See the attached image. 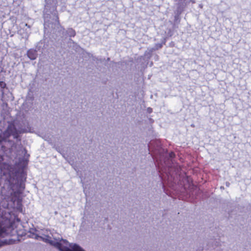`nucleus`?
<instances>
[{
	"instance_id": "obj_1",
	"label": "nucleus",
	"mask_w": 251,
	"mask_h": 251,
	"mask_svg": "<svg viewBox=\"0 0 251 251\" xmlns=\"http://www.w3.org/2000/svg\"><path fill=\"white\" fill-rule=\"evenodd\" d=\"M25 185H0V238L8 234L7 229L13 226V221L9 211L6 210L16 206L22 210V194ZM6 244V241L0 240V247Z\"/></svg>"
},
{
	"instance_id": "obj_2",
	"label": "nucleus",
	"mask_w": 251,
	"mask_h": 251,
	"mask_svg": "<svg viewBox=\"0 0 251 251\" xmlns=\"http://www.w3.org/2000/svg\"><path fill=\"white\" fill-rule=\"evenodd\" d=\"M46 4L44 11V28L51 29L54 31L55 27L59 28L60 25L56 11L57 0H45Z\"/></svg>"
},
{
	"instance_id": "obj_3",
	"label": "nucleus",
	"mask_w": 251,
	"mask_h": 251,
	"mask_svg": "<svg viewBox=\"0 0 251 251\" xmlns=\"http://www.w3.org/2000/svg\"><path fill=\"white\" fill-rule=\"evenodd\" d=\"M26 132L25 128L17 126L15 122H9L1 137L4 141L8 142L11 149L14 150L17 148V145L21 142V134Z\"/></svg>"
},
{
	"instance_id": "obj_4",
	"label": "nucleus",
	"mask_w": 251,
	"mask_h": 251,
	"mask_svg": "<svg viewBox=\"0 0 251 251\" xmlns=\"http://www.w3.org/2000/svg\"><path fill=\"white\" fill-rule=\"evenodd\" d=\"M50 232H51V230H46L43 232L42 235L45 237V238L47 239L49 241H51L53 243L52 244H50V245L56 248L60 251H75V250L73 249V247L74 245H77L76 244H70V248L71 249L67 247L63 246L61 242H55L54 241L51 240L52 237L50 234Z\"/></svg>"
},
{
	"instance_id": "obj_5",
	"label": "nucleus",
	"mask_w": 251,
	"mask_h": 251,
	"mask_svg": "<svg viewBox=\"0 0 251 251\" xmlns=\"http://www.w3.org/2000/svg\"><path fill=\"white\" fill-rule=\"evenodd\" d=\"M50 234L51 235L52 238L54 239L53 241L55 242H60L62 241L63 244H65L66 245H69L70 246V243L67 241V240L65 239H63L62 238L60 237L59 235L56 234L54 230L51 231V232H50Z\"/></svg>"
},
{
	"instance_id": "obj_6",
	"label": "nucleus",
	"mask_w": 251,
	"mask_h": 251,
	"mask_svg": "<svg viewBox=\"0 0 251 251\" xmlns=\"http://www.w3.org/2000/svg\"><path fill=\"white\" fill-rule=\"evenodd\" d=\"M26 55L31 60H34L36 59L38 56L37 50L33 49H30L28 50L27 51Z\"/></svg>"
},
{
	"instance_id": "obj_7",
	"label": "nucleus",
	"mask_w": 251,
	"mask_h": 251,
	"mask_svg": "<svg viewBox=\"0 0 251 251\" xmlns=\"http://www.w3.org/2000/svg\"><path fill=\"white\" fill-rule=\"evenodd\" d=\"M29 237H31L33 238H34L36 240H41L46 243L49 244H52V242L51 241H49L47 239L45 238L42 235L41 236H40L38 234H36L35 233H33V236H31L30 235H28Z\"/></svg>"
},
{
	"instance_id": "obj_8",
	"label": "nucleus",
	"mask_w": 251,
	"mask_h": 251,
	"mask_svg": "<svg viewBox=\"0 0 251 251\" xmlns=\"http://www.w3.org/2000/svg\"><path fill=\"white\" fill-rule=\"evenodd\" d=\"M20 34H21L22 38L27 39L29 34H30V29L27 30L26 29L25 30L24 29L20 30Z\"/></svg>"
},
{
	"instance_id": "obj_9",
	"label": "nucleus",
	"mask_w": 251,
	"mask_h": 251,
	"mask_svg": "<svg viewBox=\"0 0 251 251\" xmlns=\"http://www.w3.org/2000/svg\"><path fill=\"white\" fill-rule=\"evenodd\" d=\"M66 34L70 37H73L75 36L76 33L74 29L69 28L66 31Z\"/></svg>"
},
{
	"instance_id": "obj_10",
	"label": "nucleus",
	"mask_w": 251,
	"mask_h": 251,
	"mask_svg": "<svg viewBox=\"0 0 251 251\" xmlns=\"http://www.w3.org/2000/svg\"><path fill=\"white\" fill-rule=\"evenodd\" d=\"M183 8H184V6H183V4H182V5L180 4H178V6H177V9H176V10L175 11V14H176L175 17L176 18V16H179L181 14V13H182V12L183 10Z\"/></svg>"
},
{
	"instance_id": "obj_11",
	"label": "nucleus",
	"mask_w": 251,
	"mask_h": 251,
	"mask_svg": "<svg viewBox=\"0 0 251 251\" xmlns=\"http://www.w3.org/2000/svg\"><path fill=\"white\" fill-rule=\"evenodd\" d=\"M44 46V43L42 41L38 42L36 47L35 50H37V51H40V50Z\"/></svg>"
},
{
	"instance_id": "obj_12",
	"label": "nucleus",
	"mask_w": 251,
	"mask_h": 251,
	"mask_svg": "<svg viewBox=\"0 0 251 251\" xmlns=\"http://www.w3.org/2000/svg\"><path fill=\"white\" fill-rule=\"evenodd\" d=\"M73 249L75 250V251H85L78 245H74L73 246Z\"/></svg>"
},
{
	"instance_id": "obj_13",
	"label": "nucleus",
	"mask_w": 251,
	"mask_h": 251,
	"mask_svg": "<svg viewBox=\"0 0 251 251\" xmlns=\"http://www.w3.org/2000/svg\"><path fill=\"white\" fill-rule=\"evenodd\" d=\"M92 60L93 61H96L97 62L98 61H100V62L102 61L101 59H99L98 57H97L96 56H93V55H92Z\"/></svg>"
},
{
	"instance_id": "obj_14",
	"label": "nucleus",
	"mask_w": 251,
	"mask_h": 251,
	"mask_svg": "<svg viewBox=\"0 0 251 251\" xmlns=\"http://www.w3.org/2000/svg\"><path fill=\"white\" fill-rule=\"evenodd\" d=\"M6 83L3 81H0V87L2 89H4L6 87Z\"/></svg>"
},
{
	"instance_id": "obj_15",
	"label": "nucleus",
	"mask_w": 251,
	"mask_h": 251,
	"mask_svg": "<svg viewBox=\"0 0 251 251\" xmlns=\"http://www.w3.org/2000/svg\"><path fill=\"white\" fill-rule=\"evenodd\" d=\"M175 156V154L173 152H171L169 153V158L171 160L174 158Z\"/></svg>"
},
{
	"instance_id": "obj_16",
	"label": "nucleus",
	"mask_w": 251,
	"mask_h": 251,
	"mask_svg": "<svg viewBox=\"0 0 251 251\" xmlns=\"http://www.w3.org/2000/svg\"><path fill=\"white\" fill-rule=\"evenodd\" d=\"M36 231V229H30V230L29 231V233H30V234H33V233H34L33 232V231Z\"/></svg>"
},
{
	"instance_id": "obj_17",
	"label": "nucleus",
	"mask_w": 251,
	"mask_h": 251,
	"mask_svg": "<svg viewBox=\"0 0 251 251\" xmlns=\"http://www.w3.org/2000/svg\"><path fill=\"white\" fill-rule=\"evenodd\" d=\"M25 25L27 27L28 29H30V25H28L27 24H25Z\"/></svg>"
},
{
	"instance_id": "obj_18",
	"label": "nucleus",
	"mask_w": 251,
	"mask_h": 251,
	"mask_svg": "<svg viewBox=\"0 0 251 251\" xmlns=\"http://www.w3.org/2000/svg\"><path fill=\"white\" fill-rule=\"evenodd\" d=\"M160 171H161L160 170H159V172H160ZM160 173V176L162 178V179H163V176H161L162 174H161V173Z\"/></svg>"
},
{
	"instance_id": "obj_19",
	"label": "nucleus",
	"mask_w": 251,
	"mask_h": 251,
	"mask_svg": "<svg viewBox=\"0 0 251 251\" xmlns=\"http://www.w3.org/2000/svg\"><path fill=\"white\" fill-rule=\"evenodd\" d=\"M229 184V183H226V186H228Z\"/></svg>"
},
{
	"instance_id": "obj_20",
	"label": "nucleus",
	"mask_w": 251,
	"mask_h": 251,
	"mask_svg": "<svg viewBox=\"0 0 251 251\" xmlns=\"http://www.w3.org/2000/svg\"><path fill=\"white\" fill-rule=\"evenodd\" d=\"M158 47H159L160 48H161L162 47V46L161 45H158Z\"/></svg>"
},
{
	"instance_id": "obj_21",
	"label": "nucleus",
	"mask_w": 251,
	"mask_h": 251,
	"mask_svg": "<svg viewBox=\"0 0 251 251\" xmlns=\"http://www.w3.org/2000/svg\"><path fill=\"white\" fill-rule=\"evenodd\" d=\"M158 47H159L160 48H161L162 47V46L161 45H158Z\"/></svg>"
},
{
	"instance_id": "obj_22",
	"label": "nucleus",
	"mask_w": 251,
	"mask_h": 251,
	"mask_svg": "<svg viewBox=\"0 0 251 251\" xmlns=\"http://www.w3.org/2000/svg\"><path fill=\"white\" fill-rule=\"evenodd\" d=\"M19 161L21 162V158H19Z\"/></svg>"
}]
</instances>
